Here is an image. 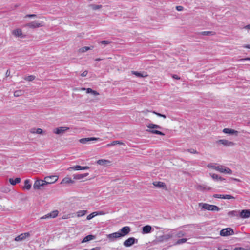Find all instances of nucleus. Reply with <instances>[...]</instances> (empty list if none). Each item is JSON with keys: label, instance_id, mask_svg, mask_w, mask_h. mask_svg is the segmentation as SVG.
Returning a JSON list of instances; mask_svg holds the SVG:
<instances>
[{"label": "nucleus", "instance_id": "c756f323", "mask_svg": "<svg viewBox=\"0 0 250 250\" xmlns=\"http://www.w3.org/2000/svg\"><path fill=\"white\" fill-rule=\"evenodd\" d=\"M9 181L12 185H15L16 184L19 183L21 182V178L19 177L16 178L15 179L10 178Z\"/></svg>", "mask_w": 250, "mask_h": 250}, {"label": "nucleus", "instance_id": "338daca9", "mask_svg": "<svg viewBox=\"0 0 250 250\" xmlns=\"http://www.w3.org/2000/svg\"><path fill=\"white\" fill-rule=\"evenodd\" d=\"M117 144H119V145H124V144L121 142V141H117Z\"/></svg>", "mask_w": 250, "mask_h": 250}, {"label": "nucleus", "instance_id": "c03bdc74", "mask_svg": "<svg viewBox=\"0 0 250 250\" xmlns=\"http://www.w3.org/2000/svg\"><path fill=\"white\" fill-rule=\"evenodd\" d=\"M153 113H154V114L157 115L159 117H163L164 119H165L166 118V115H165L164 114H162L159 113H157V112H156L155 111H153Z\"/></svg>", "mask_w": 250, "mask_h": 250}, {"label": "nucleus", "instance_id": "4be33fe9", "mask_svg": "<svg viewBox=\"0 0 250 250\" xmlns=\"http://www.w3.org/2000/svg\"><path fill=\"white\" fill-rule=\"evenodd\" d=\"M196 189L198 190L204 191L205 190H210L211 188L209 187H208L206 185H197L196 186Z\"/></svg>", "mask_w": 250, "mask_h": 250}, {"label": "nucleus", "instance_id": "ddd939ff", "mask_svg": "<svg viewBox=\"0 0 250 250\" xmlns=\"http://www.w3.org/2000/svg\"><path fill=\"white\" fill-rule=\"evenodd\" d=\"M217 171L220 173H225L229 174H232V170L230 168L222 165L219 166Z\"/></svg>", "mask_w": 250, "mask_h": 250}, {"label": "nucleus", "instance_id": "f8f14e48", "mask_svg": "<svg viewBox=\"0 0 250 250\" xmlns=\"http://www.w3.org/2000/svg\"><path fill=\"white\" fill-rule=\"evenodd\" d=\"M107 238L111 242L114 241L116 239L121 238L119 232H116L106 235Z\"/></svg>", "mask_w": 250, "mask_h": 250}, {"label": "nucleus", "instance_id": "bf43d9fd", "mask_svg": "<svg viewBox=\"0 0 250 250\" xmlns=\"http://www.w3.org/2000/svg\"><path fill=\"white\" fill-rule=\"evenodd\" d=\"M244 28L247 30H250V24L244 26Z\"/></svg>", "mask_w": 250, "mask_h": 250}, {"label": "nucleus", "instance_id": "bb28decb", "mask_svg": "<svg viewBox=\"0 0 250 250\" xmlns=\"http://www.w3.org/2000/svg\"><path fill=\"white\" fill-rule=\"evenodd\" d=\"M223 132L226 134H235L237 135L238 132L232 129L229 128H224L223 130Z\"/></svg>", "mask_w": 250, "mask_h": 250}, {"label": "nucleus", "instance_id": "6e6552de", "mask_svg": "<svg viewBox=\"0 0 250 250\" xmlns=\"http://www.w3.org/2000/svg\"><path fill=\"white\" fill-rule=\"evenodd\" d=\"M59 211L57 210H54L40 218L41 219H46L48 218H54L58 215Z\"/></svg>", "mask_w": 250, "mask_h": 250}, {"label": "nucleus", "instance_id": "0e129e2a", "mask_svg": "<svg viewBox=\"0 0 250 250\" xmlns=\"http://www.w3.org/2000/svg\"><path fill=\"white\" fill-rule=\"evenodd\" d=\"M235 213V211H230V212H229V215H234Z\"/></svg>", "mask_w": 250, "mask_h": 250}, {"label": "nucleus", "instance_id": "c9c22d12", "mask_svg": "<svg viewBox=\"0 0 250 250\" xmlns=\"http://www.w3.org/2000/svg\"><path fill=\"white\" fill-rule=\"evenodd\" d=\"M199 34L203 36H212L214 34L212 31H203L199 33Z\"/></svg>", "mask_w": 250, "mask_h": 250}, {"label": "nucleus", "instance_id": "69168bd1", "mask_svg": "<svg viewBox=\"0 0 250 250\" xmlns=\"http://www.w3.org/2000/svg\"><path fill=\"white\" fill-rule=\"evenodd\" d=\"M244 60H249L250 61V57L246 58L244 59H242L240 60V61H244Z\"/></svg>", "mask_w": 250, "mask_h": 250}, {"label": "nucleus", "instance_id": "412c9836", "mask_svg": "<svg viewBox=\"0 0 250 250\" xmlns=\"http://www.w3.org/2000/svg\"><path fill=\"white\" fill-rule=\"evenodd\" d=\"M12 34L13 35H14L16 37H21V38L24 37V36L22 35L21 30L19 28L14 30L12 31Z\"/></svg>", "mask_w": 250, "mask_h": 250}, {"label": "nucleus", "instance_id": "5fc2aeb1", "mask_svg": "<svg viewBox=\"0 0 250 250\" xmlns=\"http://www.w3.org/2000/svg\"><path fill=\"white\" fill-rule=\"evenodd\" d=\"M87 73H88L87 71H83V72L81 74V76H82V77H85V76H86L87 75Z\"/></svg>", "mask_w": 250, "mask_h": 250}, {"label": "nucleus", "instance_id": "4d7b16f0", "mask_svg": "<svg viewBox=\"0 0 250 250\" xmlns=\"http://www.w3.org/2000/svg\"><path fill=\"white\" fill-rule=\"evenodd\" d=\"M98 215H102L105 214V213L104 211H97Z\"/></svg>", "mask_w": 250, "mask_h": 250}, {"label": "nucleus", "instance_id": "3c124183", "mask_svg": "<svg viewBox=\"0 0 250 250\" xmlns=\"http://www.w3.org/2000/svg\"><path fill=\"white\" fill-rule=\"evenodd\" d=\"M176 9L178 11H181L183 9V7L181 6H177L176 7Z\"/></svg>", "mask_w": 250, "mask_h": 250}, {"label": "nucleus", "instance_id": "603ef678", "mask_svg": "<svg viewBox=\"0 0 250 250\" xmlns=\"http://www.w3.org/2000/svg\"><path fill=\"white\" fill-rule=\"evenodd\" d=\"M43 131L41 129V128H38L37 130H36V133L37 134H41L42 133Z\"/></svg>", "mask_w": 250, "mask_h": 250}, {"label": "nucleus", "instance_id": "8fccbe9b", "mask_svg": "<svg viewBox=\"0 0 250 250\" xmlns=\"http://www.w3.org/2000/svg\"><path fill=\"white\" fill-rule=\"evenodd\" d=\"M117 141H113L111 143H110V144H108L106 145V146H107V147H109V146H114V145H115L117 144Z\"/></svg>", "mask_w": 250, "mask_h": 250}, {"label": "nucleus", "instance_id": "9b49d317", "mask_svg": "<svg viewBox=\"0 0 250 250\" xmlns=\"http://www.w3.org/2000/svg\"><path fill=\"white\" fill-rule=\"evenodd\" d=\"M30 236L29 232H25L21 233L15 238V241L17 242L22 241L24 240L26 238Z\"/></svg>", "mask_w": 250, "mask_h": 250}, {"label": "nucleus", "instance_id": "58836bf2", "mask_svg": "<svg viewBox=\"0 0 250 250\" xmlns=\"http://www.w3.org/2000/svg\"><path fill=\"white\" fill-rule=\"evenodd\" d=\"M92 48H93V46H92L91 47L85 46V47H82L79 50H80V52L84 53L90 49H92Z\"/></svg>", "mask_w": 250, "mask_h": 250}, {"label": "nucleus", "instance_id": "ea45409f", "mask_svg": "<svg viewBox=\"0 0 250 250\" xmlns=\"http://www.w3.org/2000/svg\"><path fill=\"white\" fill-rule=\"evenodd\" d=\"M187 241V239L186 238H182V239H179L178 240H177L175 242V245H180L181 244H183V243H185V242H186Z\"/></svg>", "mask_w": 250, "mask_h": 250}, {"label": "nucleus", "instance_id": "37998d69", "mask_svg": "<svg viewBox=\"0 0 250 250\" xmlns=\"http://www.w3.org/2000/svg\"><path fill=\"white\" fill-rule=\"evenodd\" d=\"M223 198L224 199H234V197L230 195H224V196L223 197Z\"/></svg>", "mask_w": 250, "mask_h": 250}, {"label": "nucleus", "instance_id": "9d476101", "mask_svg": "<svg viewBox=\"0 0 250 250\" xmlns=\"http://www.w3.org/2000/svg\"><path fill=\"white\" fill-rule=\"evenodd\" d=\"M130 228L128 226H125L120 229L118 232L121 235V237L127 235L130 231Z\"/></svg>", "mask_w": 250, "mask_h": 250}, {"label": "nucleus", "instance_id": "5701e85b", "mask_svg": "<svg viewBox=\"0 0 250 250\" xmlns=\"http://www.w3.org/2000/svg\"><path fill=\"white\" fill-rule=\"evenodd\" d=\"M95 238H96V236L95 235H88L85 236V237H84V238L81 241V243H86V242H89L91 240H94Z\"/></svg>", "mask_w": 250, "mask_h": 250}, {"label": "nucleus", "instance_id": "e2e57ef3", "mask_svg": "<svg viewBox=\"0 0 250 250\" xmlns=\"http://www.w3.org/2000/svg\"><path fill=\"white\" fill-rule=\"evenodd\" d=\"M234 250H245L242 248H236Z\"/></svg>", "mask_w": 250, "mask_h": 250}, {"label": "nucleus", "instance_id": "2f4dec72", "mask_svg": "<svg viewBox=\"0 0 250 250\" xmlns=\"http://www.w3.org/2000/svg\"><path fill=\"white\" fill-rule=\"evenodd\" d=\"M31 188V185L30 183V180L26 179L24 181V186L23 188L27 190H29Z\"/></svg>", "mask_w": 250, "mask_h": 250}, {"label": "nucleus", "instance_id": "6e6d98bb", "mask_svg": "<svg viewBox=\"0 0 250 250\" xmlns=\"http://www.w3.org/2000/svg\"><path fill=\"white\" fill-rule=\"evenodd\" d=\"M93 218V217L92 215V214H91H91H90L89 215H88L87 216L86 219H87V220H90V219H92Z\"/></svg>", "mask_w": 250, "mask_h": 250}, {"label": "nucleus", "instance_id": "473e14b6", "mask_svg": "<svg viewBox=\"0 0 250 250\" xmlns=\"http://www.w3.org/2000/svg\"><path fill=\"white\" fill-rule=\"evenodd\" d=\"M173 236H175L177 238H181L186 235V233L182 230L179 231L176 233H173Z\"/></svg>", "mask_w": 250, "mask_h": 250}, {"label": "nucleus", "instance_id": "864d4df0", "mask_svg": "<svg viewBox=\"0 0 250 250\" xmlns=\"http://www.w3.org/2000/svg\"><path fill=\"white\" fill-rule=\"evenodd\" d=\"M83 250H100V247H97L93 248L91 250L83 249Z\"/></svg>", "mask_w": 250, "mask_h": 250}, {"label": "nucleus", "instance_id": "dca6fc26", "mask_svg": "<svg viewBox=\"0 0 250 250\" xmlns=\"http://www.w3.org/2000/svg\"><path fill=\"white\" fill-rule=\"evenodd\" d=\"M89 167L88 166L82 167L79 165H76L72 167H70L67 168V170L71 171V170H86L88 169Z\"/></svg>", "mask_w": 250, "mask_h": 250}, {"label": "nucleus", "instance_id": "72a5a7b5", "mask_svg": "<svg viewBox=\"0 0 250 250\" xmlns=\"http://www.w3.org/2000/svg\"><path fill=\"white\" fill-rule=\"evenodd\" d=\"M74 182V181L72 180L70 178L66 177L62 179L61 183L73 184Z\"/></svg>", "mask_w": 250, "mask_h": 250}, {"label": "nucleus", "instance_id": "6ab92c4d", "mask_svg": "<svg viewBox=\"0 0 250 250\" xmlns=\"http://www.w3.org/2000/svg\"><path fill=\"white\" fill-rule=\"evenodd\" d=\"M152 231V227L150 225H146L142 228V233L143 234L149 233Z\"/></svg>", "mask_w": 250, "mask_h": 250}, {"label": "nucleus", "instance_id": "052dcab7", "mask_svg": "<svg viewBox=\"0 0 250 250\" xmlns=\"http://www.w3.org/2000/svg\"><path fill=\"white\" fill-rule=\"evenodd\" d=\"M91 214L92 215L93 217H94L95 216L98 215L97 211L92 212Z\"/></svg>", "mask_w": 250, "mask_h": 250}, {"label": "nucleus", "instance_id": "b1692460", "mask_svg": "<svg viewBox=\"0 0 250 250\" xmlns=\"http://www.w3.org/2000/svg\"><path fill=\"white\" fill-rule=\"evenodd\" d=\"M131 73L135 75L137 77L144 78L147 76V75L146 72H139L137 71H132Z\"/></svg>", "mask_w": 250, "mask_h": 250}, {"label": "nucleus", "instance_id": "a878e982", "mask_svg": "<svg viewBox=\"0 0 250 250\" xmlns=\"http://www.w3.org/2000/svg\"><path fill=\"white\" fill-rule=\"evenodd\" d=\"M111 162L108 160L100 159L97 161V163L101 166H107L110 164Z\"/></svg>", "mask_w": 250, "mask_h": 250}, {"label": "nucleus", "instance_id": "aec40b11", "mask_svg": "<svg viewBox=\"0 0 250 250\" xmlns=\"http://www.w3.org/2000/svg\"><path fill=\"white\" fill-rule=\"evenodd\" d=\"M98 139H99L98 138L95 137L85 138L80 139L79 142L82 144H86L89 141L98 140Z\"/></svg>", "mask_w": 250, "mask_h": 250}, {"label": "nucleus", "instance_id": "680f3d73", "mask_svg": "<svg viewBox=\"0 0 250 250\" xmlns=\"http://www.w3.org/2000/svg\"><path fill=\"white\" fill-rule=\"evenodd\" d=\"M243 47L250 49V45H249V44L244 45L243 46Z\"/></svg>", "mask_w": 250, "mask_h": 250}, {"label": "nucleus", "instance_id": "cd10ccee", "mask_svg": "<svg viewBox=\"0 0 250 250\" xmlns=\"http://www.w3.org/2000/svg\"><path fill=\"white\" fill-rule=\"evenodd\" d=\"M220 165L216 163H210L207 165V167L209 168L213 169L216 171L218 170Z\"/></svg>", "mask_w": 250, "mask_h": 250}, {"label": "nucleus", "instance_id": "f704fd0d", "mask_svg": "<svg viewBox=\"0 0 250 250\" xmlns=\"http://www.w3.org/2000/svg\"><path fill=\"white\" fill-rule=\"evenodd\" d=\"M153 185L157 187L165 188H166V185L164 183L162 182H155L153 183Z\"/></svg>", "mask_w": 250, "mask_h": 250}, {"label": "nucleus", "instance_id": "393cba45", "mask_svg": "<svg viewBox=\"0 0 250 250\" xmlns=\"http://www.w3.org/2000/svg\"><path fill=\"white\" fill-rule=\"evenodd\" d=\"M89 174L88 173H85L84 174H74L73 175V178L75 180H80L84 178V177L88 176Z\"/></svg>", "mask_w": 250, "mask_h": 250}, {"label": "nucleus", "instance_id": "7ed1b4c3", "mask_svg": "<svg viewBox=\"0 0 250 250\" xmlns=\"http://www.w3.org/2000/svg\"><path fill=\"white\" fill-rule=\"evenodd\" d=\"M43 22L39 21H34L31 22L26 24L24 26L28 27L30 28H36L42 27Z\"/></svg>", "mask_w": 250, "mask_h": 250}, {"label": "nucleus", "instance_id": "423d86ee", "mask_svg": "<svg viewBox=\"0 0 250 250\" xmlns=\"http://www.w3.org/2000/svg\"><path fill=\"white\" fill-rule=\"evenodd\" d=\"M58 179V176L52 175L50 176H46L44 178L45 183L46 184H51L56 182Z\"/></svg>", "mask_w": 250, "mask_h": 250}, {"label": "nucleus", "instance_id": "79ce46f5", "mask_svg": "<svg viewBox=\"0 0 250 250\" xmlns=\"http://www.w3.org/2000/svg\"><path fill=\"white\" fill-rule=\"evenodd\" d=\"M111 43V42L110 41H108V40H104V41H100V42H99V43H101L102 44H103L104 45V46L107 45V44H109Z\"/></svg>", "mask_w": 250, "mask_h": 250}, {"label": "nucleus", "instance_id": "09e8293b", "mask_svg": "<svg viewBox=\"0 0 250 250\" xmlns=\"http://www.w3.org/2000/svg\"><path fill=\"white\" fill-rule=\"evenodd\" d=\"M36 17V15L35 14H27L25 16V18H35Z\"/></svg>", "mask_w": 250, "mask_h": 250}, {"label": "nucleus", "instance_id": "4468645a", "mask_svg": "<svg viewBox=\"0 0 250 250\" xmlns=\"http://www.w3.org/2000/svg\"><path fill=\"white\" fill-rule=\"evenodd\" d=\"M217 171L220 173H225L229 174H232V170L230 168L222 165L219 166Z\"/></svg>", "mask_w": 250, "mask_h": 250}, {"label": "nucleus", "instance_id": "774afa93", "mask_svg": "<svg viewBox=\"0 0 250 250\" xmlns=\"http://www.w3.org/2000/svg\"><path fill=\"white\" fill-rule=\"evenodd\" d=\"M103 59H101V58H96L95 59V61H100L101 60H102Z\"/></svg>", "mask_w": 250, "mask_h": 250}, {"label": "nucleus", "instance_id": "1a4fd4ad", "mask_svg": "<svg viewBox=\"0 0 250 250\" xmlns=\"http://www.w3.org/2000/svg\"><path fill=\"white\" fill-rule=\"evenodd\" d=\"M46 184L45 181L42 180H37L34 182L33 188L35 190L40 189L41 187L44 186Z\"/></svg>", "mask_w": 250, "mask_h": 250}, {"label": "nucleus", "instance_id": "2eb2a0df", "mask_svg": "<svg viewBox=\"0 0 250 250\" xmlns=\"http://www.w3.org/2000/svg\"><path fill=\"white\" fill-rule=\"evenodd\" d=\"M69 129L67 127H59L53 129V133L56 134H61L63 133L65 131Z\"/></svg>", "mask_w": 250, "mask_h": 250}, {"label": "nucleus", "instance_id": "f257e3e1", "mask_svg": "<svg viewBox=\"0 0 250 250\" xmlns=\"http://www.w3.org/2000/svg\"><path fill=\"white\" fill-rule=\"evenodd\" d=\"M147 127L150 129L149 130L148 129L146 130V131L148 132H150V133H151L153 134H155L157 135H162V136H164L165 135V134L163 133V132H162L160 131L154 129H161V127L157 125L150 123V124H148L147 125Z\"/></svg>", "mask_w": 250, "mask_h": 250}, {"label": "nucleus", "instance_id": "49530a36", "mask_svg": "<svg viewBox=\"0 0 250 250\" xmlns=\"http://www.w3.org/2000/svg\"><path fill=\"white\" fill-rule=\"evenodd\" d=\"M224 196V195H222V194H214L213 195V197L214 198H221V199H223V197Z\"/></svg>", "mask_w": 250, "mask_h": 250}, {"label": "nucleus", "instance_id": "20e7f679", "mask_svg": "<svg viewBox=\"0 0 250 250\" xmlns=\"http://www.w3.org/2000/svg\"><path fill=\"white\" fill-rule=\"evenodd\" d=\"M233 230L230 228H228L226 229H222L220 232V234L221 236H227L234 234Z\"/></svg>", "mask_w": 250, "mask_h": 250}, {"label": "nucleus", "instance_id": "4c0bfd02", "mask_svg": "<svg viewBox=\"0 0 250 250\" xmlns=\"http://www.w3.org/2000/svg\"><path fill=\"white\" fill-rule=\"evenodd\" d=\"M87 213V210H79L78 212H77V216L78 217H82L84 215H85Z\"/></svg>", "mask_w": 250, "mask_h": 250}, {"label": "nucleus", "instance_id": "13d9d810", "mask_svg": "<svg viewBox=\"0 0 250 250\" xmlns=\"http://www.w3.org/2000/svg\"><path fill=\"white\" fill-rule=\"evenodd\" d=\"M172 77L175 79H177V80L180 79V77L177 75H173L172 76Z\"/></svg>", "mask_w": 250, "mask_h": 250}, {"label": "nucleus", "instance_id": "7c9ffc66", "mask_svg": "<svg viewBox=\"0 0 250 250\" xmlns=\"http://www.w3.org/2000/svg\"><path fill=\"white\" fill-rule=\"evenodd\" d=\"M211 175V177H212V178L213 179V180H220V181H224L225 180V179L222 177L221 176L217 175V174H210Z\"/></svg>", "mask_w": 250, "mask_h": 250}, {"label": "nucleus", "instance_id": "f03ea898", "mask_svg": "<svg viewBox=\"0 0 250 250\" xmlns=\"http://www.w3.org/2000/svg\"><path fill=\"white\" fill-rule=\"evenodd\" d=\"M199 206L201 207L202 209L204 210L217 211H218L220 210L219 208L215 205H210L204 203H199Z\"/></svg>", "mask_w": 250, "mask_h": 250}, {"label": "nucleus", "instance_id": "de8ad7c7", "mask_svg": "<svg viewBox=\"0 0 250 250\" xmlns=\"http://www.w3.org/2000/svg\"><path fill=\"white\" fill-rule=\"evenodd\" d=\"M188 151L190 153H193V154L197 153V152L196 151V150H195L194 149H188Z\"/></svg>", "mask_w": 250, "mask_h": 250}, {"label": "nucleus", "instance_id": "c85d7f7f", "mask_svg": "<svg viewBox=\"0 0 250 250\" xmlns=\"http://www.w3.org/2000/svg\"><path fill=\"white\" fill-rule=\"evenodd\" d=\"M83 90H86V92L87 93H91L93 94V95H98L99 94L96 91L92 90L91 88H83L82 89Z\"/></svg>", "mask_w": 250, "mask_h": 250}, {"label": "nucleus", "instance_id": "f3484780", "mask_svg": "<svg viewBox=\"0 0 250 250\" xmlns=\"http://www.w3.org/2000/svg\"><path fill=\"white\" fill-rule=\"evenodd\" d=\"M218 144H221L225 146H232L234 145V143L232 142L229 141L226 139L219 140L216 142Z\"/></svg>", "mask_w": 250, "mask_h": 250}, {"label": "nucleus", "instance_id": "39448f33", "mask_svg": "<svg viewBox=\"0 0 250 250\" xmlns=\"http://www.w3.org/2000/svg\"><path fill=\"white\" fill-rule=\"evenodd\" d=\"M173 236V234H167L162 236H159L157 238V241L158 242H163L167 241Z\"/></svg>", "mask_w": 250, "mask_h": 250}, {"label": "nucleus", "instance_id": "a18cd8bd", "mask_svg": "<svg viewBox=\"0 0 250 250\" xmlns=\"http://www.w3.org/2000/svg\"><path fill=\"white\" fill-rule=\"evenodd\" d=\"M91 7L93 10H97L102 7V5H92Z\"/></svg>", "mask_w": 250, "mask_h": 250}, {"label": "nucleus", "instance_id": "a211bd4d", "mask_svg": "<svg viewBox=\"0 0 250 250\" xmlns=\"http://www.w3.org/2000/svg\"><path fill=\"white\" fill-rule=\"evenodd\" d=\"M240 216L242 218H248L250 217V209L242 210L240 213Z\"/></svg>", "mask_w": 250, "mask_h": 250}, {"label": "nucleus", "instance_id": "0eeeda50", "mask_svg": "<svg viewBox=\"0 0 250 250\" xmlns=\"http://www.w3.org/2000/svg\"><path fill=\"white\" fill-rule=\"evenodd\" d=\"M138 240L134 237H130L124 242V245L125 247H130L135 243H137Z\"/></svg>", "mask_w": 250, "mask_h": 250}, {"label": "nucleus", "instance_id": "a19ab883", "mask_svg": "<svg viewBox=\"0 0 250 250\" xmlns=\"http://www.w3.org/2000/svg\"><path fill=\"white\" fill-rule=\"evenodd\" d=\"M35 79V76L34 75H30V76H28L24 78L25 80H26L29 82L32 81Z\"/></svg>", "mask_w": 250, "mask_h": 250}, {"label": "nucleus", "instance_id": "e433bc0d", "mask_svg": "<svg viewBox=\"0 0 250 250\" xmlns=\"http://www.w3.org/2000/svg\"><path fill=\"white\" fill-rule=\"evenodd\" d=\"M24 94V91L22 90H16L14 93V95L15 97H19L22 95Z\"/></svg>", "mask_w": 250, "mask_h": 250}]
</instances>
